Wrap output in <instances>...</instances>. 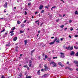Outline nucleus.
I'll use <instances>...</instances> for the list:
<instances>
[{
  "instance_id": "nucleus-37",
  "label": "nucleus",
  "mask_w": 78,
  "mask_h": 78,
  "mask_svg": "<svg viewBox=\"0 0 78 78\" xmlns=\"http://www.w3.org/2000/svg\"><path fill=\"white\" fill-rule=\"evenodd\" d=\"M1 78H5V77L4 76L2 75Z\"/></svg>"
},
{
  "instance_id": "nucleus-53",
  "label": "nucleus",
  "mask_w": 78,
  "mask_h": 78,
  "mask_svg": "<svg viewBox=\"0 0 78 78\" xmlns=\"http://www.w3.org/2000/svg\"><path fill=\"white\" fill-rule=\"evenodd\" d=\"M5 35H7V34H8V33L7 32L5 33Z\"/></svg>"
},
{
  "instance_id": "nucleus-56",
  "label": "nucleus",
  "mask_w": 78,
  "mask_h": 78,
  "mask_svg": "<svg viewBox=\"0 0 78 78\" xmlns=\"http://www.w3.org/2000/svg\"><path fill=\"white\" fill-rule=\"evenodd\" d=\"M76 44L77 45H78V42H76Z\"/></svg>"
},
{
  "instance_id": "nucleus-10",
  "label": "nucleus",
  "mask_w": 78,
  "mask_h": 78,
  "mask_svg": "<svg viewBox=\"0 0 78 78\" xmlns=\"http://www.w3.org/2000/svg\"><path fill=\"white\" fill-rule=\"evenodd\" d=\"M14 31H11L10 32V33H11L10 34V35L11 36H13L14 35Z\"/></svg>"
},
{
  "instance_id": "nucleus-57",
  "label": "nucleus",
  "mask_w": 78,
  "mask_h": 78,
  "mask_svg": "<svg viewBox=\"0 0 78 78\" xmlns=\"http://www.w3.org/2000/svg\"><path fill=\"white\" fill-rule=\"evenodd\" d=\"M56 8V6H54V7H52V8Z\"/></svg>"
},
{
  "instance_id": "nucleus-27",
  "label": "nucleus",
  "mask_w": 78,
  "mask_h": 78,
  "mask_svg": "<svg viewBox=\"0 0 78 78\" xmlns=\"http://www.w3.org/2000/svg\"><path fill=\"white\" fill-rule=\"evenodd\" d=\"M41 56H39L38 57V59L40 60L41 59Z\"/></svg>"
},
{
  "instance_id": "nucleus-52",
  "label": "nucleus",
  "mask_w": 78,
  "mask_h": 78,
  "mask_svg": "<svg viewBox=\"0 0 78 78\" xmlns=\"http://www.w3.org/2000/svg\"><path fill=\"white\" fill-rule=\"evenodd\" d=\"M27 22V20H24V21L23 22L24 23H25V22Z\"/></svg>"
},
{
  "instance_id": "nucleus-14",
  "label": "nucleus",
  "mask_w": 78,
  "mask_h": 78,
  "mask_svg": "<svg viewBox=\"0 0 78 78\" xmlns=\"http://www.w3.org/2000/svg\"><path fill=\"white\" fill-rule=\"evenodd\" d=\"M17 39V37H15L13 38V41H16Z\"/></svg>"
},
{
  "instance_id": "nucleus-36",
  "label": "nucleus",
  "mask_w": 78,
  "mask_h": 78,
  "mask_svg": "<svg viewBox=\"0 0 78 78\" xmlns=\"http://www.w3.org/2000/svg\"><path fill=\"white\" fill-rule=\"evenodd\" d=\"M39 73H40V71H38L37 72V74L39 75Z\"/></svg>"
},
{
  "instance_id": "nucleus-30",
  "label": "nucleus",
  "mask_w": 78,
  "mask_h": 78,
  "mask_svg": "<svg viewBox=\"0 0 78 78\" xmlns=\"http://www.w3.org/2000/svg\"><path fill=\"white\" fill-rule=\"evenodd\" d=\"M44 10H42L41 11V13H44Z\"/></svg>"
},
{
  "instance_id": "nucleus-59",
  "label": "nucleus",
  "mask_w": 78,
  "mask_h": 78,
  "mask_svg": "<svg viewBox=\"0 0 78 78\" xmlns=\"http://www.w3.org/2000/svg\"><path fill=\"white\" fill-rule=\"evenodd\" d=\"M70 30H73V28L72 27H71Z\"/></svg>"
},
{
  "instance_id": "nucleus-3",
  "label": "nucleus",
  "mask_w": 78,
  "mask_h": 78,
  "mask_svg": "<svg viewBox=\"0 0 78 78\" xmlns=\"http://www.w3.org/2000/svg\"><path fill=\"white\" fill-rule=\"evenodd\" d=\"M56 39H55V40L53 42H51V43H49V45H53V44H54V43L55 42H56Z\"/></svg>"
},
{
  "instance_id": "nucleus-39",
  "label": "nucleus",
  "mask_w": 78,
  "mask_h": 78,
  "mask_svg": "<svg viewBox=\"0 0 78 78\" xmlns=\"http://www.w3.org/2000/svg\"><path fill=\"white\" fill-rule=\"evenodd\" d=\"M31 2H30L29 3H28V6H30V5H31Z\"/></svg>"
},
{
  "instance_id": "nucleus-7",
  "label": "nucleus",
  "mask_w": 78,
  "mask_h": 78,
  "mask_svg": "<svg viewBox=\"0 0 78 78\" xmlns=\"http://www.w3.org/2000/svg\"><path fill=\"white\" fill-rule=\"evenodd\" d=\"M60 54H61V56L62 58H64L65 57V56H64V53H60Z\"/></svg>"
},
{
  "instance_id": "nucleus-5",
  "label": "nucleus",
  "mask_w": 78,
  "mask_h": 78,
  "mask_svg": "<svg viewBox=\"0 0 78 78\" xmlns=\"http://www.w3.org/2000/svg\"><path fill=\"white\" fill-rule=\"evenodd\" d=\"M75 53L74 52V51H71L70 53V55L71 56H74V55Z\"/></svg>"
},
{
  "instance_id": "nucleus-26",
  "label": "nucleus",
  "mask_w": 78,
  "mask_h": 78,
  "mask_svg": "<svg viewBox=\"0 0 78 78\" xmlns=\"http://www.w3.org/2000/svg\"><path fill=\"white\" fill-rule=\"evenodd\" d=\"M17 23H18V24H20V22L19 21H18Z\"/></svg>"
},
{
  "instance_id": "nucleus-25",
  "label": "nucleus",
  "mask_w": 78,
  "mask_h": 78,
  "mask_svg": "<svg viewBox=\"0 0 78 78\" xmlns=\"http://www.w3.org/2000/svg\"><path fill=\"white\" fill-rule=\"evenodd\" d=\"M69 70H73V69L72 68H70V67L69 68Z\"/></svg>"
},
{
  "instance_id": "nucleus-9",
  "label": "nucleus",
  "mask_w": 78,
  "mask_h": 78,
  "mask_svg": "<svg viewBox=\"0 0 78 78\" xmlns=\"http://www.w3.org/2000/svg\"><path fill=\"white\" fill-rule=\"evenodd\" d=\"M8 5V2H6L4 5V8H6L7 5Z\"/></svg>"
},
{
  "instance_id": "nucleus-43",
  "label": "nucleus",
  "mask_w": 78,
  "mask_h": 78,
  "mask_svg": "<svg viewBox=\"0 0 78 78\" xmlns=\"http://www.w3.org/2000/svg\"><path fill=\"white\" fill-rule=\"evenodd\" d=\"M19 76L20 77L22 76V73H20Z\"/></svg>"
},
{
  "instance_id": "nucleus-40",
  "label": "nucleus",
  "mask_w": 78,
  "mask_h": 78,
  "mask_svg": "<svg viewBox=\"0 0 78 78\" xmlns=\"http://www.w3.org/2000/svg\"><path fill=\"white\" fill-rule=\"evenodd\" d=\"M5 31V30H3L2 31H1V33H2V32H3V31Z\"/></svg>"
},
{
  "instance_id": "nucleus-11",
  "label": "nucleus",
  "mask_w": 78,
  "mask_h": 78,
  "mask_svg": "<svg viewBox=\"0 0 78 78\" xmlns=\"http://www.w3.org/2000/svg\"><path fill=\"white\" fill-rule=\"evenodd\" d=\"M43 7H44V6L41 5L39 6V9H42L43 8Z\"/></svg>"
},
{
  "instance_id": "nucleus-55",
  "label": "nucleus",
  "mask_w": 78,
  "mask_h": 78,
  "mask_svg": "<svg viewBox=\"0 0 78 78\" xmlns=\"http://www.w3.org/2000/svg\"><path fill=\"white\" fill-rule=\"evenodd\" d=\"M37 12H36L35 13V14H37Z\"/></svg>"
},
{
  "instance_id": "nucleus-50",
  "label": "nucleus",
  "mask_w": 78,
  "mask_h": 78,
  "mask_svg": "<svg viewBox=\"0 0 78 78\" xmlns=\"http://www.w3.org/2000/svg\"><path fill=\"white\" fill-rule=\"evenodd\" d=\"M16 51H18V49H17V48H16Z\"/></svg>"
},
{
  "instance_id": "nucleus-46",
  "label": "nucleus",
  "mask_w": 78,
  "mask_h": 78,
  "mask_svg": "<svg viewBox=\"0 0 78 78\" xmlns=\"http://www.w3.org/2000/svg\"><path fill=\"white\" fill-rule=\"evenodd\" d=\"M44 69H41V71H42V72H44Z\"/></svg>"
},
{
  "instance_id": "nucleus-17",
  "label": "nucleus",
  "mask_w": 78,
  "mask_h": 78,
  "mask_svg": "<svg viewBox=\"0 0 78 78\" xmlns=\"http://www.w3.org/2000/svg\"><path fill=\"white\" fill-rule=\"evenodd\" d=\"M24 32V31L23 30H20V33H23Z\"/></svg>"
},
{
  "instance_id": "nucleus-6",
  "label": "nucleus",
  "mask_w": 78,
  "mask_h": 78,
  "mask_svg": "<svg viewBox=\"0 0 78 78\" xmlns=\"http://www.w3.org/2000/svg\"><path fill=\"white\" fill-rule=\"evenodd\" d=\"M56 41H56V42H57V44H58V43H59V38H58V37H56L55 39H56Z\"/></svg>"
},
{
  "instance_id": "nucleus-22",
  "label": "nucleus",
  "mask_w": 78,
  "mask_h": 78,
  "mask_svg": "<svg viewBox=\"0 0 78 78\" xmlns=\"http://www.w3.org/2000/svg\"><path fill=\"white\" fill-rule=\"evenodd\" d=\"M35 50H33L31 51V55H33V52H34V51Z\"/></svg>"
},
{
  "instance_id": "nucleus-49",
  "label": "nucleus",
  "mask_w": 78,
  "mask_h": 78,
  "mask_svg": "<svg viewBox=\"0 0 78 78\" xmlns=\"http://www.w3.org/2000/svg\"><path fill=\"white\" fill-rule=\"evenodd\" d=\"M42 56H45V54H44V53H43V55H42Z\"/></svg>"
},
{
  "instance_id": "nucleus-12",
  "label": "nucleus",
  "mask_w": 78,
  "mask_h": 78,
  "mask_svg": "<svg viewBox=\"0 0 78 78\" xmlns=\"http://www.w3.org/2000/svg\"><path fill=\"white\" fill-rule=\"evenodd\" d=\"M70 46H69L68 47H66V49H67V50H69V49H70Z\"/></svg>"
},
{
  "instance_id": "nucleus-60",
  "label": "nucleus",
  "mask_w": 78,
  "mask_h": 78,
  "mask_svg": "<svg viewBox=\"0 0 78 78\" xmlns=\"http://www.w3.org/2000/svg\"><path fill=\"white\" fill-rule=\"evenodd\" d=\"M54 37H51V39H54Z\"/></svg>"
},
{
  "instance_id": "nucleus-61",
  "label": "nucleus",
  "mask_w": 78,
  "mask_h": 78,
  "mask_svg": "<svg viewBox=\"0 0 78 78\" xmlns=\"http://www.w3.org/2000/svg\"><path fill=\"white\" fill-rule=\"evenodd\" d=\"M59 17H62V15H59Z\"/></svg>"
},
{
  "instance_id": "nucleus-34",
  "label": "nucleus",
  "mask_w": 78,
  "mask_h": 78,
  "mask_svg": "<svg viewBox=\"0 0 78 78\" xmlns=\"http://www.w3.org/2000/svg\"><path fill=\"white\" fill-rule=\"evenodd\" d=\"M45 58H48V56H47V55H45Z\"/></svg>"
},
{
  "instance_id": "nucleus-51",
  "label": "nucleus",
  "mask_w": 78,
  "mask_h": 78,
  "mask_svg": "<svg viewBox=\"0 0 78 78\" xmlns=\"http://www.w3.org/2000/svg\"><path fill=\"white\" fill-rule=\"evenodd\" d=\"M69 23H72V20H70L69 21Z\"/></svg>"
},
{
  "instance_id": "nucleus-31",
  "label": "nucleus",
  "mask_w": 78,
  "mask_h": 78,
  "mask_svg": "<svg viewBox=\"0 0 78 78\" xmlns=\"http://www.w3.org/2000/svg\"><path fill=\"white\" fill-rule=\"evenodd\" d=\"M57 58H58L57 57H53V59H57Z\"/></svg>"
},
{
  "instance_id": "nucleus-58",
  "label": "nucleus",
  "mask_w": 78,
  "mask_h": 78,
  "mask_svg": "<svg viewBox=\"0 0 78 78\" xmlns=\"http://www.w3.org/2000/svg\"><path fill=\"white\" fill-rule=\"evenodd\" d=\"M64 39V38H61V41H62Z\"/></svg>"
},
{
  "instance_id": "nucleus-16",
  "label": "nucleus",
  "mask_w": 78,
  "mask_h": 78,
  "mask_svg": "<svg viewBox=\"0 0 78 78\" xmlns=\"http://www.w3.org/2000/svg\"><path fill=\"white\" fill-rule=\"evenodd\" d=\"M39 20L37 21H35L36 23L38 25H39Z\"/></svg>"
},
{
  "instance_id": "nucleus-21",
  "label": "nucleus",
  "mask_w": 78,
  "mask_h": 78,
  "mask_svg": "<svg viewBox=\"0 0 78 78\" xmlns=\"http://www.w3.org/2000/svg\"><path fill=\"white\" fill-rule=\"evenodd\" d=\"M73 48V46L71 47L70 48H69V50H72Z\"/></svg>"
},
{
  "instance_id": "nucleus-38",
  "label": "nucleus",
  "mask_w": 78,
  "mask_h": 78,
  "mask_svg": "<svg viewBox=\"0 0 78 78\" xmlns=\"http://www.w3.org/2000/svg\"><path fill=\"white\" fill-rule=\"evenodd\" d=\"M29 67H31V64H29Z\"/></svg>"
},
{
  "instance_id": "nucleus-35",
  "label": "nucleus",
  "mask_w": 78,
  "mask_h": 78,
  "mask_svg": "<svg viewBox=\"0 0 78 78\" xmlns=\"http://www.w3.org/2000/svg\"><path fill=\"white\" fill-rule=\"evenodd\" d=\"M66 69H69V67H66L65 68Z\"/></svg>"
},
{
  "instance_id": "nucleus-4",
  "label": "nucleus",
  "mask_w": 78,
  "mask_h": 78,
  "mask_svg": "<svg viewBox=\"0 0 78 78\" xmlns=\"http://www.w3.org/2000/svg\"><path fill=\"white\" fill-rule=\"evenodd\" d=\"M73 63H74V64H76L77 65H76V66H77V67H78V61H76V60H74L73 61Z\"/></svg>"
},
{
  "instance_id": "nucleus-64",
  "label": "nucleus",
  "mask_w": 78,
  "mask_h": 78,
  "mask_svg": "<svg viewBox=\"0 0 78 78\" xmlns=\"http://www.w3.org/2000/svg\"><path fill=\"white\" fill-rule=\"evenodd\" d=\"M76 71H78V68H76Z\"/></svg>"
},
{
  "instance_id": "nucleus-15",
  "label": "nucleus",
  "mask_w": 78,
  "mask_h": 78,
  "mask_svg": "<svg viewBox=\"0 0 78 78\" xmlns=\"http://www.w3.org/2000/svg\"><path fill=\"white\" fill-rule=\"evenodd\" d=\"M44 76H45V77H46V76H48V75H49V74H44Z\"/></svg>"
},
{
  "instance_id": "nucleus-23",
  "label": "nucleus",
  "mask_w": 78,
  "mask_h": 78,
  "mask_svg": "<svg viewBox=\"0 0 78 78\" xmlns=\"http://www.w3.org/2000/svg\"><path fill=\"white\" fill-rule=\"evenodd\" d=\"M75 14H78V12H77V11H76L75 12Z\"/></svg>"
},
{
  "instance_id": "nucleus-48",
  "label": "nucleus",
  "mask_w": 78,
  "mask_h": 78,
  "mask_svg": "<svg viewBox=\"0 0 78 78\" xmlns=\"http://www.w3.org/2000/svg\"><path fill=\"white\" fill-rule=\"evenodd\" d=\"M78 35H75V37H78Z\"/></svg>"
},
{
  "instance_id": "nucleus-41",
  "label": "nucleus",
  "mask_w": 78,
  "mask_h": 78,
  "mask_svg": "<svg viewBox=\"0 0 78 78\" xmlns=\"http://www.w3.org/2000/svg\"><path fill=\"white\" fill-rule=\"evenodd\" d=\"M27 12L26 11L25 12V15H27Z\"/></svg>"
},
{
  "instance_id": "nucleus-29",
  "label": "nucleus",
  "mask_w": 78,
  "mask_h": 78,
  "mask_svg": "<svg viewBox=\"0 0 78 78\" xmlns=\"http://www.w3.org/2000/svg\"><path fill=\"white\" fill-rule=\"evenodd\" d=\"M76 56H78V51L76 54Z\"/></svg>"
},
{
  "instance_id": "nucleus-45",
  "label": "nucleus",
  "mask_w": 78,
  "mask_h": 78,
  "mask_svg": "<svg viewBox=\"0 0 78 78\" xmlns=\"http://www.w3.org/2000/svg\"><path fill=\"white\" fill-rule=\"evenodd\" d=\"M58 21H59V19H57V20H56V22H58Z\"/></svg>"
},
{
  "instance_id": "nucleus-63",
  "label": "nucleus",
  "mask_w": 78,
  "mask_h": 78,
  "mask_svg": "<svg viewBox=\"0 0 78 78\" xmlns=\"http://www.w3.org/2000/svg\"><path fill=\"white\" fill-rule=\"evenodd\" d=\"M65 16H66V15H65V14H64V15H63V17H64Z\"/></svg>"
},
{
  "instance_id": "nucleus-62",
  "label": "nucleus",
  "mask_w": 78,
  "mask_h": 78,
  "mask_svg": "<svg viewBox=\"0 0 78 78\" xmlns=\"http://www.w3.org/2000/svg\"><path fill=\"white\" fill-rule=\"evenodd\" d=\"M40 33V30H39L38 32V34H39Z\"/></svg>"
},
{
  "instance_id": "nucleus-28",
  "label": "nucleus",
  "mask_w": 78,
  "mask_h": 78,
  "mask_svg": "<svg viewBox=\"0 0 78 78\" xmlns=\"http://www.w3.org/2000/svg\"><path fill=\"white\" fill-rule=\"evenodd\" d=\"M64 27V25H62V26H60V27H61V28H63Z\"/></svg>"
},
{
  "instance_id": "nucleus-19",
  "label": "nucleus",
  "mask_w": 78,
  "mask_h": 78,
  "mask_svg": "<svg viewBox=\"0 0 78 78\" xmlns=\"http://www.w3.org/2000/svg\"><path fill=\"white\" fill-rule=\"evenodd\" d=\"M25 27V24H22L21 25V27L22 28H23V27Z\"/></svg>"
},
{
  "instance_id": "nucleus-2",
  "label": "nucleus",
  "mask_w": 78,
  "mask_h": 78,
  "mask_svg": "<svg viewBox=\"0 0 78 78\" xmlns=\"http://www.w3.org/2000/svg\"><path fill=\"white\" fill-rule=\"evenodd\" d=\"M50 64H52L53 65V67H56V65L54 62H52L50 63Z\"/></svg>"
},
{
  "instance_id": "nucleus-32",
  "label": "nucleus",
  "mask_w": 78,
  "mask_h": 78,
  "mask_svg": "<svg viewBox=\"0 0 78 78\" xmlns=\"http://www.w3.org/2000/svg\"><path fill=\"white\" fill-rule=\"evenodd\" d=\"M48 7H49V5H48V6H45V8H47V9H48Z\"/></svg>"
},
{
  "instance_id": "nucleus-24",
  "label": "nucleus",
  "mask_w": 78,
  "mask_h": 78,
  "mask_svg": "<svg viewBox=\"0 0 78 78\" xmlns=\"http://www.w3.org/2000/svg\"><path fill=\"white\" fill-rule=\"evenodd\" d=\"M74 48L75 49H78V47H76V46H74Z\"/></svg>"
},
{
  "instance_id": "nucleus-47",
  "label": "nucleus",
  "mask_w": 78,
  "mask_h": 78,
  "mask_svg": "<svg viewBox=\"0 0 78 78\" xmlns=\"http://www.w3.org/2000/svg\"><path fill=\"white\" fill-rule=\"evenodd\" d=\"M45 44H43L42 45V47H45Z\"/></svg>"
},
{
  "instance_id": "nucleus-20",
  "label": "nucleus",
  "mask_w": 78,
  "mask_h": 78,
  "mask_svg": "<svg viewBox=\"0 0 78 78\" xmlns=\"http://www.w3.org/2000/svg\"><path fill=\"white\" fill-rule=\"evenodd\" d=\"M31 78V76H27V75L26 78Z\"/></svg>"
},
{
  "instance_id": "nucleus-33",
  "label": "nucleus",
  "mask_w": 78,
  "mask_h": 78,
  "mask_svg": "<svg viewBox=\"0 0 78 78\" xmlns=\"http://www.w3.org/2000/svg\"><path fill=\"white\" fill-rule=\"evenodd\" d=\"M11 30H15V27H12Z\"/></svg>"
},
{
  "instance_id": "nucleus-42",
  "label": "nucleus",
  "mask_w": 78,
  "mask_h": 78,
  "mask_svg": "<svg viewBox=\"0 0 78 78\" xmlns=\"http://www.w3.org/2000/svg\"><path fill=\"white\" fill-rule=\"evenodd\" d=\"M31 62H32L31 60H30L29 61V64H31Z\"/></svg>"
},
{
  "instance_id": "nucleus-44",
  "label": "nucleus",
  "mask_w": 78,
  "mask_h": 78,
  "mask_svg": "<svg viewBox=\"0 0 78 78\" xmlns=\"http://www.w3.org/2000/svg\"><path fill=\"white\" fill-rule=\"evenodd\" d=\"M28 67V66L27 65H24V67Z\"/></svg>"
},
{
  "instance_id": "nucleus-54",
  "label": "nucleus",
  "mask_w": 78,
  "mask_h": 78,
  "mask_svg": "<svg viewBox=\"0 0 78 78\" xmlns=\"http://www.w3.org/2000/svg\"><path fill=\"white\" fill-rule=\"evenodd\" d=\"M69 37H70V38H72V37H71V36L69 35Z\"/></svg>"
},
{
  "instance_id": "nucleus-1",
  "label": "nucleus",
  "mask_w": 78,
  "mask_h": 78,
  "mask_svg": "<svg viewBox=\"0 0 78 78\" xmlns=\"http://www.w3.org/2000/svg\"><path fill=\"white\" fill-rule=\"evenodd\" d=\"M44 67L45 68L44 69V71H47V70H48V67L47 66L46 64L44 65Z\"/></svg>"
},
{
  "instance_id": "nucleus-8",
  "label": "nucleus",
  "mask_w": 78,
  "mask_h": 78,
  "mask_svg": "<svg viewBox=\"0 0 78 78\" xmlns=\"http://www.w3.org/2000/svg\"><path fill=\"white\" fill-rule=\"evenodd\" d=\"M58 64L59 65V66H61V67H64V65H62V64L61 62H59L58 63Z\"/></svg>"
},
{
  "instance_id": "nucleus-13",
  "label": "nucleus",
  "mask_w": 78,
  "mask_h": 78,
  "mask_svg": "<svg viewBox=\"0 0 78 78\" xmlns=\"http://www.w3.org/2000/svg\"><path fill=\"white\" fill-rule=\"evenodd\" d=\"M24 43L25 45H27V40H24Z\"/></svg>"
},
{
  "instance_id": "nucleus-18",
  "label": "nucleus",
  "mask_w": 78,
  "mask_h": 78,
  "mask_svg": "<svg viewBox=\"0 0 78 78\" xmlns=\"http://www.w3.org/2000/svg\"><path fill=\"white\" fill-rule=\"evenodd\" d=\"M10 44V42L8 44H7L6 46H7V47H9V46H10V45L9 44Z\"/></svg>"
}]
</instances>
